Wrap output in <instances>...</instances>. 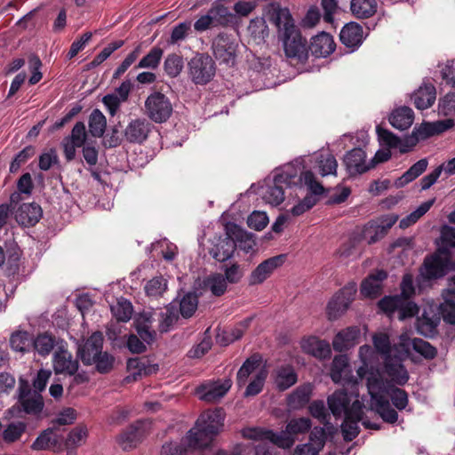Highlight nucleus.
I'll return each instance as SVG.
<instances>
[{
	"instance_id": "nucleus-1",
	"label": "nucleus",
	"mask_w": 455,
	"mask_h": 455,
	"mask_svg": "<svg viewBox=\"0 0 455 455\" xmlns=\"http://www.w3.org/2000/svg\"><path fill=\"white\" fill-rule=\"evenodd\" d=\"M224 413L221 409L204 412L196 423V427L190 429L184 436L180 443H165L162 447L161 455H187V450L183 445L189 447L207 446L213 435L223 427Z\"/></svg>"
},
{
	"instance_id": "nucleus-2",
	"label": "nucleus",
	"mask_w": 455,
	"mask_h": 455,
	"mask_svg": "<svg viewBox=\"0 0 455 455\" xmlns=\"http://www.w3.org/2000/svg\"><path fill=\"white\" fill-rule=\"evenodd\" d=\"M368 393L371 396V410L375 411L387 423H395L398 419V414L391 407L388 398L398 410H403L408 404L406 392L387 380L377 381L371 377L369 379Z\"/></svg>"
},
{
	"instance_id": "nucleus-3",
	"label": "nucleus",
	"mask_w": 455,
	"mask_h": 455,
	"mask_svg": "<svg viewBox=\"0 0 455 455\" xmlns=\"http://www.w3.org/2000/svg\"><path fill=\"white\" fill-rule=\"evenodd\" d=\"M401 291V295L385 297L380 299L379 307L391 317L396 316L399 320H404L419 313L418 306L410 299L415 293L411 275H403Z\"/></svg>"
},
{
	"instance_id": "nucleus-4",
	"label": "nucleus",
	"mask_w": 455,
	"mask_h": 455,
	"mask_svg": "<svg viewBox=\"0 0 455 455\" xmlns=\"http://www.w3.org/2000/svg\"><path fill=\"white\" fill-rule=\"evenodd\" d=\"M298 172L292 164L286 165L281 172L275 175L273 184L268 185L262 197L271 205H279L284 200L283 185L290 187L298 183Z\"/></svg>"
},
{
	"instance_id": "nucleus-5",
	"label": "nucleus",
	"mask_w": 455,
	"mask_h": 455,
	"mask_svg": "<svg viewBox=\"0 0 455 455\" xmlns=\"http://www.w3.org/2000/svg\"><path fill=\"white\" fill-rule=\"evenodd\" d=\"M358 357L361 365L356 370V373L360 380L366 379V386L369 390V379L371 377L377 381L383 379L379 370V353L371 346L363 345L359 347Z\"/></svg>"
},
{
	"instance_id": "nucleus-6",
	"label": "nucleus",
	"mask_w": 455,
	"mask_h": 455,
	"mask_svg": "<svg viewBox=\"0 0 455 455\" xmlns=\"http://www.w3.org/2000/svg\"><path fill=\"white\" fill-rule=\"evenodd\" d=\"M188 76L196 84H208L215 76L214 60L207 54L196 53L188 63Z\"/></svg>"
},
{
	"instance_id": "nucleus-7",
	"label": "nucleus",
	"mask_w": 455,
	"mask_h": 455,
	"mask_svg": "<svg viewBox=\"0 0 455 455\" xmlns=\"http://www.w3.org/2000/svg\"><path fill=\"white\" fill-rule=\"evenodd\" d=\"M298 180L307 187L311 195L306 196L303 200L291 208V212L293 216H300L310 210L318 201L316 196L323 195L324 192V188L316 180L315 174L311 171L301 172Z\"/></svg>"
},
{
	"instance_id": "nucleus-8",
	"label": "nucleus",
	"mask_w": 455,
	"mask_h": 455,
	"mask_svg": "<svg viewBox=\"0 0 455 455\" xmlns=\"http://www.w3.org/2000/svg\"><path fill=\"white\" fill-rule=\"evenodd\" d=\"M145 114L153 122H166L172 114V104L170 99L160 92H154L145 100Z\"/></svg>"
},
{
	"instance_id": "nucleus-9",
	"label": "nucleus",
	"mask_w": 455,
	"mask_h": 455,
	"mask_svg": "<svg viewBox=\"0 0 455 455\" xmlns=\"http://www.w3.org/2000/svg\"><path fill=\"white\" fill-rule=\"evenodd\" d=\"M282 41L283 50L287 58L296 59L303 63L308 57V47L307 40L302 37L299 29L295 27L291 29H286V32L278 36Z\"/></svg>"
},
{
	"instance_id": "nucleus-10",
	"label": "nucleus",
	"mask_w": 455,
	"mask_h": 455,
	"mask_svg": "<svg viewBox=\"0 0 455 455\" xmlns=\"http://www.w3.org/2000/svg\"><path fill=\"white\" fill-rule=\"evenodd\" d=\"M355 293L356 287L355 284L347 285L339 290L327 305L328 318L336 320L340 317L355 299Z\"/></svg>"
},
{
	"instance_id": "nucleus-11",
	"label": "nucleus",
	"mask_w": 455,
	"mask_h": 455,
	"mask_svg": "<svg viewBox=\"0 0 455 455\" xmlns=\"http://www.w3.org/2000/svg\"><path fill=\"white\" fill-rule=\"evenodd\" d=\"M265 15L269 22L277 28L278 36L296 27L294 20L287 8H283L277 3H270L266 6Z\"/></svg>"
},
{
	"instance_id": "nucleus-12",
	"label": "nucleus",
	"mask_w": 455,
	"mask_h": 455,
	"mask_svg": "<svg viewBox=\"0 0 455 455\" xmlns=\"http://www.w3.org/2000/svg\"><path fill=\"white\" fill-rule=\"evenodd\" d=\"M232 381L229 379L217 381H207L196 389L198 398L206 403H215L221 399L230 389Z\"/></svg>"
},
{
	"instance_id": "nucleus-13",
	"label": "nucleus",
	"mask_w": 455,
	"mask_h": 455,
	"mask_svg": "<svg viewBox=\"0 0 455 455\" xmlns=\"http://www.w3.org/2000/svg\"><path fill=\"white\" fill-rule=\"evenodd\" d=\"M87 139V132L85 124L83 122H77L70 135L65 137L61 141V147L65 158L68 162L75 159L76 155V148H81L85 145Z\"/></svg>"
},
{
	"instance_id": "nucleus-14",
	"label": "nucleus",
	"mask_w": 455,
	"mask_h": 455,
	"mask_svg": "<svg viewBox=\"0 0 455 455\" xmlns=\"http://www.w3.org/2000/svg\"><path fill=\"white\" fill-rule=\"evenodd\" d=\"M454 122L451 119L436 121L433 123L424 122L420 125L414 127L410 136L411 144L415 145L420 140H424L432 136L438 135L451 128Z\"/></svg>"
},
{
	"instance_id": "nucleus-15",
	"label": "nucleus",
	"mask_w": 455,
	"mask_h": 455,
	"mask_svg": "<svg viewBox=\"0 0 455 455\" xmlns=\"http://www.w3.org/2000/svg\"><path fill=\"white\" fill-rule=\"evenodd\" d=\"M215 58L228 66L235 64L236 44L227 35L220 34L212 42Z\"/></svg>"
},
{
	"instance_id": "nucleus-16",
	"label": "nucleus",
	"mask_w": 455,
	"mask_h": 455,
	"mask_svg": "<svg viewBox=\"0 0 455 455\" xmlns=\"http://www.w3.org/2000/svg\"><path fill=\"white\" fill-rule=\"evenodd\" d=\"M363 405L362 402L355 399L352 404L347 414L345 415L344 421L341 425L344 439L347 441H352L355 438L359 433L358 423L362 419Z\"/></svg>"
},
{
	"instance_id": "nucleus-17",
	"label": "nucleus",
	"mask_w": 455,
	"mask_h": 455,
	"mask_svg": "<svg viewBox=\"0 0 455 455\" xmlns=\"http://www.w3.org/2000/svg\"><path fill=\"white\" fill-rule=\"evenodd\" d=\"M344 164L350 175L362 174L374 168V164L366 160V154L360 148L348 151L344 156Z\"/></svg>"
},
{
	"instance_id": "nucleus-18",
	"label": "nucleus",
	"mask_w": 455,
	"mask_h": 455,
	"mask_svg": "<svg viewBox=\"0 0 455 455\" xmlns=\"http://www.w3.org/2000/svg\"><path fill=\"white\" fill-rule=\"evenodd\" d=\"M331 379L335 383L356 385L358 380L351 374L348 358L345 355H336L331 363Z\"/></svg>"
},
{
	"instance_id": "nucleus-19",
	"label": "nucleus",
	"mask_w": 455,
	"mask_h": 455,
	"mask_svg": "<svg viewBox=\"0 0 455 455\" xmlns=\"http://www.w3.org/2000/svg\"><path fill=\"white\" fill-rule=\"evenodd\" d=\"M355 399H358V395H348L344 390H337L327 398V403L333 416L341 418L347 414Z\"/></svg>"
},
{
	"instance_id": "nucleus-20",
	"label": "nucleus",
	"mask_w": 455,
	"mask_h": 455,
	"mask_svg": "<svg viewBox=\"0 0 455 455\" xmlns=\"http://www.w3.org/2000/svg\"><path fill=\"white\" fill-rule=\"evenodd\" d=\"M152 130V124L145 118L132 120L126 126L124 136L130 143L141 144Z\"/></svg>"
},
{
	"instance_id": "nucleus-21",
	"label": "nucleus",
	"mask_w": 455,
	"mask_h": 455,
	"mask_svg": "<svg viewBox=\"0 0 455 455\" xmlns=\"http://www.w3.org/2000/svg\"><path fill=\"white\" fill-rule=\"evenodd\" d=\"M283 255L275 256L264 260L250 275L249 284L262 283L277 267L283 265Z\"/></svg>"
},
{
	"instance_id": "nucleus-22",
	"label": "nucleus",
	"mask_w": 455,
	"mask_h": 455,
	"mask_svg": "<svg viewBox=\"0 0 455 455\" xmlns=\"http://www.w3.org/2000/svg\"><path fill=\"white\" fill-rule=\"evenodd\" d=\"M103 335L100 331L93 332L86 342L78 349V355L86 365H92L97 355L102 352Z\"/></svg>"
},
{
	"instance_id": "nucleus-23",
	"label": "nucleus",
	"mask_w": 455,
	"mask_h": 455,
	"mask_svg": "<svg viewBox=\"0 0 455 455\" xmlns=\"http://www.w3.org/2000/svg\"><path fill=\"white\" fill-rule=\"evenodd\" d=\"M63 436L56 427L44 430L32 443L31 448L35 451L60 450Z\"/></svg>"
},
{
	"instance_id": "nucleus-24",
	"label": "nucleus",
	"mask_w": 455,
	"mask_h": 455,
	"mask_svg": "<svg viewBox=\"0 0 455 455\" xmlns=\"http://www.w3.org/2000/svg\"><path fill=\"white\" fill-rule=\"evenodd\" d=\"M149 426L150 422L148 420H140L131 425L127 430L119 436L118 441L122 448L124 450H129L136 446Z\"/></svg>"
},
{
	"instance_id": "nucleus-25",
	"label": "nucleus",
	"mask_w": 455,
	"mask_h": 455,
	"mask_svg": "<svg viewBox=\"0 0 455 455\" xmlns=\"http://www.w3.org/2000/svg\"><path fill=\"white\" fill-rule=\"evenodd\" d=\"M20 402L27 413L37 414L44 408L42 395L37 392H31L27 384L21 383L20 387Z\"/></svg>"
},
{
	"instance_id": "nucleus-26",
	"label": "nucleus",
	"mask_w": 455,
	"mask_h": 455,
	"mask_svg": "<svg viewBox=\"0 0 455 455\" xmlns=\"http://www.w3.org/2000/svg\"><path fill=\"white\" fill-rule=\"evenodd\" d=\"M53 369L55 372L73 375L78 369V363L72 358V355L63 346H60L53 356Z\"/></svg>"
},
{
	"instance_id": "nucleus-27",
	"label": "nucleus",
	"mask_w": 455,
	"mask_h": 455,
	"mask_svg": "<svg viewBox=\"0 0 455 455\" xmlns=\"http://www.w3.org/2000/svg\"><path fill=\"white\" fill-rule=\"evenodd\" d=\"M235 251V242L231 237L226 235L224 237L220 236L214 240L209 253L217 261L225 262L232 258Z\"/></svg>"
},
{
	"instance_id": "nucleus-28",
	"label": "nucleus",
	"mask_w": 455,
	"mask_h": 455,
	"mask_svg": "<svg viewBox=\"0 0 455 455\" xmlns=\"http://www.w3.org/2000/svg\"><path fill=\"white\" fill-rule=\"evenodd\" d=\"M449 260L439 255H434L425 259L421 268V275L427 279L443 276L448 269Z\"/></svg>"
},
{
	"instance_id": "nucleus-29",
	"label": "nucleus",
	"mask_w": 455,
	"mask_h": 455,
	"mask_svg": "<svg viewBox=\"0 0 455 455\" xmlns=\"http://www.w3.org/2000/svg\"><path fill=\"white\" fill-rule=\"evenodd\" d=\"M127 370L130 374L125 378L127 382L136 381L139 377L151 375L158 371L157 364H149L148 361L142 358H131L127 362Z\"/></svg>"
},
{
	"instance_id": "nucleus-30",
	"label": "nucleus",
	"mask_w": 455,
	"mask_h": 455,
	"mask_svg": "<svg viewBox=\"0 0 455 455\" xmlns=\"http://www.w3.org/2000/svg\"><path fill=\"white\" fill-rule=\"evenodd\" d=\"M225 230L227 235L235 242V248L238 246L243 251L249 252L256 245L252 236L235 223H228Z\"/></svg>"
},
{
	"instance_id": "nucleus-31",
	"label": "nucleus",
	"mask_w": 455,
	"mask_h": 455,
	"mask_svg": "<svg viewBox=\"0 0 455 455\" xmlns=\"http://www.w3.org/2000/svg\"><path fill=\"white\" fill-rule=\"evenodd\" d=\"M42 214V209L37 204H23L16 211L15 218L19 224L30 227L40 220Z\"/></svg>"
},
{
	"instance_id": "nucleus-32",
	"label": "nucleus",
	"mask_w": 455,
	"mask_h": 455,
	"mask_svg": "<svg viewBox=\"0 0 455 455\" xmlns=\"http://www.w3.org/2000/svg\"><path fill=\"white\" fill-rule=\"evenodd\" d=\"M308 49L317 58L327 57L335 50L333 37L328 33L322 32L312 37Z\"/></svg>"
},
{
	"instance_id": "nucleus-33",
	"label": "nucleus",
	"mask_w": 455,
	"mask_h": 455,
	"mask_svg": "<svg viewBox=\"0 0 455 455\" xmlns=\"http://www.w3.org/2000/svg\"><path fill=\"white\" fill-rule=\"evenodd\" d=\"M387 275L383 270H378L365 278L361 284V294L366 298H376L381 294L382 282Z\"/></svg>"
},
{
	"instance_id": "nucleus-34",
	"label": "nucleus",
	"mask_w": 455,
	"mask_h": 455,
	"mask_svg": "<svg viewBox=\"0 0 455 455\" xmlns=\"http://www.w3.org/2000/svg\"><path fill=\"white\" fill-rule=\"evenodd\" d=\"M360 329L356 326L348 327L339 331L332 341L334 350L342 352L354 347L360 338Z\"/></svg>"
},
{
	"instance_id": "nucleus-35",
	"label": "nucleus",
	"mask_w": 455,
	"mask_h": 455,
	"mask_svg": "<svg viewBox=\"0 0 455 455\" xmlns=\"http://www.w3.org/2000/svg\"><path fill=\"white\" fill-rule=\"evenodd\" d=\"M401 357L399 358H385V372L391 379V382L397 385H403L409 379V375L406 369L401 363Z\"/></svg>"
},
{
	"instance_id": "nucleus-36",
	"label": "nucleus",
	"mask_w": 455,
	"mask_h": 455,
	"mask_svg": "<svg viewBox=\"0 0 455 455\" xmlns=\"http://www.w3.org/2000/svg\"><path fill=\"white\" fill-rule=\"evenodd\" d=\"M363 37V28L355 22H350L345 25L339 34L341 43L347 47L351 48L361 44Z\"/></svg>"
},
{
	"instance_id": "nucleus-37",
	"label": "nucleus",
	"mask_w": 455,
	"mask_h": 455,
	"mask_svg": "<svg viewBox=\"0 0 455 455\" xmlns=\"http://www.w3.org/2000/svg\"><path fill=\"white\" fill-rule=\"evenodd\" d=\"M301 347L306 353L320 359L328 358L331 353L330 344L327 341L315 337L304 339L301 343Z\"/></svg>"
},
{
	"instance_id": "nucleus-38",
	"label": "nucleus",
	"mask_w": 455,
	"mask_h": 455,
	"mask_svg": "<svg viewBox=\"0 0 455 455\" xmlns=\"http://www.w3.org/2000/svg\"><path fill=\"white\" fill-rule=\"evenodd\" d=\"M436 97L435 88L433 84H427L420 86L411 97L415 107L419 109L430 108Z\"/></svg>"
},
{
	"instance_id": "nucleus-39",
	"label": "nucleus",
	"mask_w": 455,
	"mask_h": 455,
	"mask_svg": "<svg viewBox=\"0 0 455 455\" xmlns=\"http://www.w3.org/2000/svg\"><path fill=\"white\" fill-rule=\"evenodd\" d=\"M313 392V386L307 383L298 387L289 396L288 405L293 410L304 407L310 400Z\"/></svg>"
},
{
	"instance_id": "nucleus-40",
	"label": "nucleus",
	"mask_w": 455,
	"mask_h": 455,
	"mask_svg": "<svg viewBox=\"0 0 455 455\" xmlns=\"http://www.w3.org/2000/svg\"><path fill=\"white\" fill-rule=\"evenodd\" d=\"M136 331L144 342L151 344L155 340L156 333L152 329L151 313L144 312L137 317Z\"/></svg>"
},
{
	"instance_id": "nucleus-41",
	"label": "nucleus",
	"mask_w": 455,
	"mask_h": 455,
	"mask_svg": "<svg viewBox=\"0 0 455 455\" xmlns=\"http://www.w3.org/2000/svg\"><path fill=\"white\" fill-rule=\"evenodd\" d=\"M414 114L411 108L402 107L395 111L389 116V122L393 127L398 130H406L412 124Z\"/></svg>"
},
{
	"instance_id": "nucleus-42",
	"label": "nucleus",
	"mask_w": 455,
	"mask_h": 455,
	"mask_svg": "<svg viewBox=\"0 0 455 455\" xmlns=\"http://www.w3.org/2000/svg\"><path fill=\"white\" fill-rule=\"evenodd\" d=\"M227 2L229 0H216L210 8L209 12L214 21V26H226L231 21L233 14L226 6Z\"/></svg>"
},
{
	"instance_id": "nucleus-43",
	"label": "nucleus",
	"mask_w": 455,
	"mask_h": 455,
	"mask_svg": "<svg viewBox=\"0 0 455 455\" xmlns=\"http://www.w3.org/2000/svg\"><path fill=\"white\" fill-rule=\"evenodd\" d=\"M298 380L297 374L291 366H282L277 368L275 375V384L281 390H286L293 386Z\"/></svg>"
},
{
	"instance_id": "nucleus-44",
	"label": "nucleus",
	"mask_w": 455,
	"mask_h": 455,
	"mask_svg": "<svg viewBox=\"0 0 455 455\" xmlns=\"http://www.w3.org/2000/svg\"><path fill=\"white\" fill-rule=\"evenodd\" d=\"M260 369H264L261 366V357L259 355H253L248 358L237 372V384L241 387L245 385L248 377L253 373L258 372Z\"/></svg>"
},
{
	"instance_id": "nucleus-45",
	"label": "nucleus",
	"mask_w": 455,
	"mask_h": 455,
	"mask_svg": "<svg viewBox=\"0 0 455 455\" xmlns=\"http://www.w3.org/2000/svg\"><path fill=\"white\" fill-rule=\"evenodd\" d=\"M350 10L356 18L366 19L377 12L376 0H351Z\"/></svg>"
},
{
	"instance_id": "nucleus-46",
	"label": "nucleus",
	"mask_w": 455,
	"mask_h": 455,
	"mask_svg": "<svg viewBox=\"0 0 455 455\" xmlns=\"http://www.w3.org/2000/svg\"><path fill=\"white\" fill-rule=\"evenodd\" d=\"M428 162L426 158L412 164L400 178L395 180L396 188H403L421 175L427 169Z\"/></svg>"
},
{
	"instance_id": "nucleus-47",
	"label": "nucleus",
	"mask_w": 455,
	"mask_h": 455,
	"mask_svg": "<svg viewBox=\"0 0 455 455\" xmlns=\"http://www.w3.org/2000/svg\"><path fill=\"white\" fill-rule=\"evenodd\" d=\"M55 344L56 342L53 336L48 333L39 334L32 339L31 350L36 351L42 356H46L52 351Z\"/></svg>"
},
{
	"instance_id": "nucleus-48",
	"label": "nucleus",
	"mask_w": 455,
	"mask_h": 455,
	"mask_svg": "<svg viewBox=\"0 0 455 455\" xmlns=\"http://www.w3.org/2000/svg\"><path fill=\"white\" fill-rule=\"evenodd\" d=\"M10 345L13 351L24 354L32 348V339L28 331H18L12 334Z\"/></svg>"
},
{
	"instance_id": "nucleus-49",
	"label": "nucleus",
	"mask_w": 455,
	"mask_h": 455,
	"mask_svg": "<svg viewBox=\"0 0 455 455\" xmlns=\"http://www.w3.org/2000/svg\"><path fill=\"white\" fill-rule=\"evenodd\" d=\"M228 283L227 282L224 275L220 273L210 275L204 280L205 288L211 291V292L217 297L221 296L226 292Z\"/></svg>"
},
{
	"instance_id": "nucleus-50",
	"label": "nucleus",
	"mask_w": 455,
	"mask_h": 455,
	"mask_svg": "<svg viewBox=\"0 0 455 455\" xmlns=\"http://www.w3.org/2000/svg\"><path fill=\"white\" fill-rule=\"evenodd\" d=\"M107 120L102 112L94 109L89 117V132L93 137L100 138L106 130Z\"/></svg>"
},
{
	"instance_id": "nucleus-51",
	"label": "nucleus",
	"mask_w": 455,
	"mask_h": 455,
	"mask_svg": "<svg viewBox=\"0 0 455 455\" xmlns=\"http://www.w3.org/2000/svg\"><path fill=\"white\" fill-rule=\"evenodd\" d=\"M435 198H432L422 203L415 211L404 217L400 220L399 227L401 228H407L415 224L424 214H426L432 207Z\"/></svg>"
},
{
	"instance_id": "nucleus-52",
	"label": "nucleus",
	"mask_w": 455,
	"mask_h": 455,
	"mask_svg": "<svg viewBox=\"0 0 455 455\" xmlns=\"http://www.w3.org/2000/svg\"><path fill=\"white\" fill-rule=\"evenodd\" d=\"M443 297L444 299L443 304V318L446 322L455 324V286L444 291Z\"/></svg>"
},
{
	"instance_id": "nucleus-53",
	"label": "nucleus",
	"mask_w": 455,
	"mask_h": 455,
	"mask_svg": "<svg viewBox=\"0 0 455 455\" xmlns=\"http://www.w3.org/2000/svg\"><path fill=\"white\" fill-rule=\"evenodd\" d=\"M87 436V427L85 426H77L69 432L65 443L66 447L68 449L79 447L85 443Z\"/></svg>"
},
{
	"instance_id": "nucleus-54",
	"label": "nucleus",
	"mask_w": 455,
	"mask_h": 455,
	"mask_svg": "<svg viewBox=\"0 0 455 455\" xmlns=\"http://www.w3.org/2000/svg\"><path fill=\"white\" fill-rule=\"evenodd\" d=\"M387 234L383 228L380 227L378 221H370L363 229V238L365 239L369 244L374 243L382 239Z\"/></svg>"
},
{
	"instance_id": "nucleus-55",
	"label": "nucleus",
	"mask_w": 455,
	"mask_h": 455,
	"mask_svg": "<svg viewBox=\"0 0 455 455\" xmlns=\"http://www.w3.org/2000/svg\"><path fill=\"white\" fill-rule=\"evenodd\" d=\"M113 315L121 322H127L132 315V305L125 299H118L116 305L111 306Z\"/></svg>"
},
{
	"instance_id": "nucleus-56",
	"label": "nucleus",
	"mask_w": 455,
	"mask_h": 455,
	"mask_svg": "<svg viewBox=\"0 0 455 455\" xmlns=\"http://www.w3.org/2000/svg\"><path fill=\"white\" fill-rule=\"evenodd\" d=\"M164 51L159 47H153L148 53L144 56L139 62L138 68L156 69L161 61Z\"/></svg>"
},
{
	"instance_id": "nucleus-57",
	"label": "nucleus",
	"mask_w": 455,
	"mask_h": 455,
	"mask_svg": "<svg viewBox=\"0 0 455 455\" xmlns=\"http://www.w3.org/2000/svg\"><path fill=\"white\" fill-rule=\"evenodd\" d=\"M267 441L271 442L273 444L279 448L289 449L294 444L295 438L291 436L285 428V430L278 433L269 430Z\"/></svg>"
},
{
	"instance_id": "nucleus-58",
	"label": "nucleus",
	"mask_w": 455,
	"mask_h": 455,
	"mask_svg": "<svg viewBox=\"0 0 455 455\" xmlns=\"http://www.w3.org/2000/svg\"><path fill=\"white\" fill-rule=\"evenodd\" d=\"M183 64L182 57L176 53H172L166 57L164 63V68L170 77H176L181 73Z\"/></svg>"
},
{
	"instance_id": "nucleus-59",
	"label": "nucleus",
	"mask_w": 455,
	"mask_h": 455,
	"mask_svg": "<svg viewBox=\"0 0 455 455\" xmlns=\"http://www.w3.org/2000/svg\"><path fill=\"white\" fill-rule=\"evenodd\" d=\"M198 306V299L196 294L188 292L183 296L180 302V312L185 318L193 315Z\"/></svg>"
},
{
	"instance_id": "nucleus-60",
	"label": "nucleus",
	"mask_w": 455,
	"mask_h": 455,
	"mask_svg": "<svg viewBox=\"0 0 455 455\" xmlns=\"http://www.w3.org/2000/svg\"><path fill=\"white\" fill-rule=\"evenodd\" d=\"M179 315L174 306H170L160 314L159 331L167 332L172 326L178 321Z\"/></svg>"
},
{
	"instance_id": "nucleus-61",
	"label": "nucleus",
	"mask_w": 455,
	"mask_h": 455,
	"mask_svg": "<svg viewBox=\"0 0 455 455\" xmlns=\"http://www.w3.org/2000/svg\"><path fill=\"white\" fill-rule=\"evenodd\" d=\"M248 31L255 39L264 40L268 36V28L263 18H255L250 21Z\"/></svg>"
},
{
	"instance_id": "nucleus-62",
	"label": "nucleus",
	"mask_w": 455,
	"mask_h": 455,
	"mask_svg": "<svg viewBox=\"0 0 455 455\" xmlns=\"http://www.w3.org/2000/svg\"><path fill=\"white\" fill-rule=\"evenodd\" d=\"M318 167L321 175L323 177L327 175H336L338 163L336 158L331 154L325 156L321 155L318 160Z\"/></svg>"
},
{
	"instance_id": "nucleus-63",
	"label": "nucleus",
	"mask_w": 455,
	"mask_h": 455,
	"mask_svg": "<svg viewBox=\"0 0 455 455\" xmlns=\"http://www.w3.org/2000/svg\"><path fill=\"white\" fill-rule=\"evenodd\" d=\"M311 420L308 418H299L291 419L285 428L291 436L307 432L311 427Z\"/></svg>"
},
{
	"instance_id": "nucleus-64",
	"label": "nucleus",
	"mask_w": 455,
	"mask_h": 455,
	"mask_svg": "<svg viewBox=\"0 0 455 455\" xmlns=\"http://www.w3.org/2000/svg\"><path fill=\"white\" fill-rule=\"evenodd\" d=\"M92 364H95V368L98 372L101 374L108 373L114 368L115 357L108 352H101Z\"/></svg>"
}]
</instances>
